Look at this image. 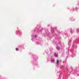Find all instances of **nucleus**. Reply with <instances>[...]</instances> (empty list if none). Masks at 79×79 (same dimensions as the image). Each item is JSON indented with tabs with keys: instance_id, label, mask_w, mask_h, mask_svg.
<instances>
[{
	"instance_id": "obj_1",
	"label": "nucleus",
	"mask_w": 79,
	"mask_h": 79,
	"mask_svg": "<svg viewBox=\"0 0 79 79\" xmlns=\"http://www.w3.org/2000/svg\"><path fill=\"white\" fill-rule=\"evenodd\" d=\"M51 61L52 62H55V60L53 59L51 60Z\"/></svg>"
},
{
	"instance_id": "obj_2",
	"label": "nucleus",
	"mask_w": 79,
	"mask_h": 79,
	"mask_svg": "<svg viewBox=\"0 0 79 79\" xmlns=\"http://www.w3.org/2000/svg\"><path fill=\"white\" fill-rule=\"evenodd\" d=\"M54 55L55 56H56V57H58V54H56V53H55L54 54Z\"/></svg>"
},
{
	"instance_id": "obj_3",
	"label": "nucleus",
	"mask_w": 79,
	"mask_h": 79,
	"mask_svg": "<svg viewBox=\"0 0 79 79\" xmlns=\"http://www.w3.org/2000/svg\"><path fill=\"white\" fill-rule=\"evenodd\" d=\"M59 63V60H57V62H56V63L57 64H58V63Z\"/></svg>"
},
{
	"instance_id": "obj_4",
	"label": "nucleus",
	"mask_w": 79,
	"mask_h": 79,
	"mask_svg": "<svg viewBox=\"0 0 79 79\" xmlns=\"http://www.w3.org/2000/svg\"><path fill=\"white\" fill-rule=\"evenodd\" d=\"M18 48H16V50L17 51H18Z\"/></svg>"
},
{
	"instance_id": "obj_5",
	"label": "nucleus",
	"mask_w": 79,
	"mask_h": 79,
	"mask_svg": "<svg viewBox=\"0 0 79 79\" xmlns=\"http://www.w3.org/2000/svg\"><path fill=\"white\" fill-rule=\"evenodd\" d=\"M78 31H79L78 30H77V32H78Z\"/></svg>"
},
{
	"instance_id": "obj_6",
	"label": "nucleus",
	"mask_w": 79,
	"mask_h": 79,
	"mask_svg": "<svg viewBox=\"0 0 79 79\" xmlns=\"http://www.w3.org/2000/svg\"><path fill=\"white\" fill-rule=\"evenodd\" d=\"M36 35H35V37H36Z\"/></svg>"
}]
</instances>
